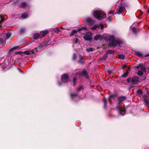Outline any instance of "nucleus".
Returning <instances> with one entry per match:
<instances>
[{
	"instance_id": "obj_1",
	"label": "nucleus",
	"mask_w": 149,
	"mask_h": 149,
	"mask_svg": "<svg viewBox=\"0 0 149 149\" xmlns=\"http://www.w3.org/2000/svg\"><path fill=\"white\" fill-rule=\"evenodd\" d=\"M94 15L99 20H102L106 17V14L102 11L95 10L94 13Z\"/></svg>"
},
{
	"instance_id": "obj_2",
	"label": "nucleus",
	"mask_w": 149,
	"mask_h": 149,
	"mask_svg": "<svg viewBox=\"0 0 149 149\" xmlns=\"http://www.w3.org/2000/svg\"><path fill=\"white\" fill-rule=\"evenodd\" d=\"M110 44L112 47H116V45L122 44V41L120 40H115L114 37L113 36H110L109 38Z\"/></svg>"
},
{
	"instance_id": "obj_3",
	"label": "nucleus",
	"mask_w": 149,
	"mask_h": 149,
	"mask_svg": "<svg viewBox=\"0 0 149 149\" xmlns=\"http://www.w3.org/2000/svg\"><path fill=\"white\" fill-rule=\"evenodd\" d=\"M11 36V34L10 32L6 33L4 36L3 38H0V42L3 45L6 43L5 40L9 39Z\"/></svg>"
},
{
	"instance_id": "obj_4",
	"label": "nucleus",
	"mask_w": 149,
	"mask_h": 149,
	"mask_svg": "<svg viewBox=\"0 0 149 149\" xmlns=\"http://www.w3.org/2000/svg\"><path fill=\"white\" fill-rule=\"evenodd\" d=\"M70 77L66 73L63 74L61 77V80L63 83H66L70 81Z\"/></svg>"
},
{
	"instance_id": "obj_5",
	"label": "nucleus",
	"mask_w": 149,
	"mask_h": 149,
	"mask_svg": "<svg viewBox=\"0 0 149 149\" xmlns=\"http://www.w3.org/2000/svg\"><path fill=\"white\" fill-rule=\"evenodd\" d=\"M78 74L80 77H84L87 79H89V76L88 75V73L87 70L86 69H84L81 72L79 73Z\"/></svg>"
},
{
	"instance_id": "obj_6",
	"label": "nucleus",
	"mask_w": 149,
	"mask_h": 149,
	"mask_svg": "<svg viewBox=\"0 0 149 149\" xmlns=\"http://www.w3.org/2000/svg\"><path fill=\"white\" fill-rule=\"evenodd\" d=\"M107 36V35L104 34L102 35H97L94 37V39L96 40H101L103 39H105Z\"/></svg>"
},
{
	"instance_id": "obj_7",
	"label": "nucleus",
	"mask_w": 149,
	"mask_h": 149,
	"mask_svg": "<svg viewBox=\"0 0 149 149\" xmlns=\"http://www.w3.org/2000/svg\"><path fill=\"white\" fill-rule=\"evenodd\" d=\"M37 48L36 47L35 49H31L30 50H26L24 52H22V54H25L29 55L30 54H32L35 53L37 51Z\"/></svg>"
},
{
	"instance_id": "obj_8",
	"label": "nucleus",
	"mask_w": 149,
	"mask_h": 149,
	"mask_svg": "<svg viewBox=\"0 0 149 149\" xmlns=\"http://www.w3.org/2000/svg\"><path fill=\"white\" fill-rule=\"evenodd\" d=\"M126 99L127 97L125 96H122L119 97L118 98V103L117 104V106H118V107L120 106V105L122 104V102Z\"/></svg>"
},
{
	"instance_id": "obj_9",
	"label": "nucleus",
	"mask_w": 149,
	"mask_h": 149,
	"mask_svg": "<svg viewBox=\"0 0 149 149\" xmlns=\"http://www.w3.org/2000/svg\"><path fill=\"white\" fill-rule=\"evenodd\" d=\"M139 82V77L138 76H133L132 78L131 82L134 84H136Z\"/></svg>"
},
{
	"instance_id": "obj_10",
	"label": "nucleus",
	"mask_w": 149,
	"mask_h": 149,
	"mask_svg": "<svg viewBox=\"0 0 149 149\" xmlns=\"http://www.w3.org/2000/svg\"><path fill=\"white\" fill-rule=\"evenodd\" d=\"M115 10H116V14L120 15L125 10V8L124 6H123L120 7L118 9L115 8Z\"/></svg>"
},
{
	"instance_id": "obj_11",
	"label": "nucleus",
	"mask_w": 149,
	"mask_h": 149,
	"mask_svg": "<svg viewBox=\"0 0 149 149\" xmlns=\"http://www.w3.org/2000/svg\"><path fill=\"white\" fill-rule=\"evenodd\" d=\"M92 33L91 32H88L86 33L85 36H84V38L86 40H88L91 38V36H92Z\"/></svg>"
},
{
	"instance_id": "obj_12",
	"label": "nucleus",
	"mask_w": 149,
	"mask_h": 149,
	"mask_svg": "<svg viewBox=\"0 0 149 149\" xmlns=\"http://www.w3.org/2000/svg\"><path fill=\"white\" fill-rule=\"evenodd\" d=\"M84 22L89 24H92L94 23V22L91 18H87L84 21Z\"/></svg>"
},
{
	"instance_id": "obj_13",
	"label": "nucleus",
	"mask_w": 149,
	"mask_h": 149,
	"mask_svg": "<svg viewBox=\"0 0 149 149\" xmlns=\"http://www.w3.org/2000/svg\"><path fill=\"white\" fill-rule=\"evenodd\" d=\"M133 54L139 57H143V55L141 52L138 51H133Z\"/></svg>"
},
{
	"instance_id": "obj_14",
	"label": "nucleus",
	"mask_w": 149,
	"mask_h": 149,
	"mask_svg": "<svg viewBox=\"0 0 149 149\" xmlns=\"http://www.w3.org/2000/svg\"><path fill=\"white\" fill-rule=\"evenodd\" d=\"M79 59L78 61V62L79 64L83 65L85 63V61L83 57L81 55H79Z\"/></svg>"
},
{
	"instance_id": "obj_15",
	"label": "nucleus",
	"mask_w": 149,
	"mask_h": 149,
	"mask_svg": "<svg viewBox=\"0 0 149 149\" xmlns=\"http://www.w3.org/2000/svg\"><path fill=\"white\" fill-rule=\"evenodd\" d=\"M106 53L108 55L109 54H113L116 53L115 51L109 49L106 51Z\"/></svg>"
},
{
	"instance_id": "obj_16",
	"label": "nucleus",
	"mask_w": 149,
	"mask_h": 149,
	"mask_svg": "<svg viewBox=\"0 0 149 149\" xmlns=\"http://www.w3.org/2000/svg\"><path fill=\"white\" fill-rule=\"evenodd\" d=\"M117 95L118 94L116 93L111 94L109 96L108 99L109 100L111 99H114L116 97Z\"/></svg>"
},
{
	"instance_id": "obj_17",
	"label": "nucleus",
	"mask_w": 149,
	"mask_h": 149,
	"mask_svg": "<svg viewBox=\"0 0 149 149\" xmlns=\"http://www.w3.org/2000/svg\"><path fill=\"white\" fill-rule=\"evenodd\" d=\"M48 33L47 30H45L43 31H42L40 33V36H42V37L45 36Z\"/></svg>"
},
{
	"instance_id": "obj_18",
	"label": "nucleus",
	"mask_w": 149,
	"mask_h": 149,
	"mask_svg": "<svg viewBox=\"0 0 149 149\" xmlns=\"http://www.w3.org/2000/svg\"><path fill=\"white\" fill-rule=\"evenodd\" d=\"M100 26V25L99 24H97L95 25L94 26L92 27L91 29L92 30H94L97 29L99 28Z\"/></svg>"
},
{
	"instance_id": "obj_19",
	"label": "nucleus",
	"mask_w": 149,
	"mask_h": 149,
	"mask_svg": "<svg viewBox=\"0 0 149 149\" xmlns=\"http://www.w3.org/2000/svg\"><path fill=\"white\" fill-rule=\"evenodd\" d=\"M116 108L118 109L119 111V113L120 115H123V114L122 113V112L124 111L123 109H122L120 108V106L118 107V106H117Z\"/></svg>"
},
{
	"instance_id": "obj_20",
	"label": "nucleus",
	"mask_w": 149,
	"mask_h": 149,
	"mask_svg": "<svg viewBox=\"0 0 149 149\" xmlns=\"http://www.w3.org/2000/svg\"><path fill=\"white\" fill-rule=\"evenodd\" d=\"M130 68H129L128 70L126 71V72L125 73H124L122 75V76L123 77H126L128 74V71L130 69Z\"/></svg>"
},
{
	"instance_id": "obj_21",
	"label": "nucleus",
	"mask_w": 149,
	"mask_h": 149,
	"mask_svg": "<svg viewBox=\"0 0 149 149\" xmlns=\"http://www.w3.org/2000/svg\"><path fill=\"white\" fill-rule=\"evenodd\" d=\"M26 4L24 2L22 3L20 5V7L21 8H24L27 6Z\"/></svg>"
},
{
	"instance_id": "obj_22",
	"label": "nucleus",
	"mask_w": 149,
	"mask_h": 149,
	"mask_svg": "<svg viewBox=\"0 0 149 149\" xmlns=\"http://www.w3.org/2000/svg\"><path fill=\"white\" fill-rule=\"evenodd\" d=\"M77 78L76 77H74L73 78V85L74 86H76L77 83Z\"/></svg>"
},
{
	"instance_id": "obj_23",
	"label": "nucleus",
	"mask_w": 149,
	"mask_h": 149,
	"mask_svg": "<svg viewBox=\"0 0 149 149\" xmlns=\"http://www.w3.org/2000/svg\"><path fill=\"white\" fill-rule=\"evenodd\" d=\"M118 57L119 59L122 60L124 59L125 58V56L123 54H119Z\"/></svg>"
},
{
	"instance_id": "obj_24",
	"label": "nucleus",
	"mask_w": 149,
	"mask_h": 149,
	"mask_svg": "<svg viewBox=\"0 0 149 149\" xmlns=\"http://www.w3.org/2000/svg\"><path fill=\"white\" fill-rule=\"evenodd\" d=\"M140 69L142 71H143L144 72H145L146 71V68L143 65V66L141 65V67L140 68Z\"/></svg>"
},
{
	"instance_id": "obj_25",
	"label": "nucleus",
	"mask_w": 149,
	"mask_h": 149,
	"mask_svg": "<svg viewBox=\"0 0 149 149\" xmlns=\"http://www.w3.org/2000/svg\"><path fill=\"white\" fill-rule=\"evenodd\" d=\"M28 16V14L26 13H25L22 14L21 17L22 18L25 19Z\"/></svg>"
},
{
	"instance_id": "obj_26",
	"label": "nucleus",
	"mask_w": 149,
	"mask_h": 149,
	"mask_svg": "<svg viewBox=\"0 0 149 149\" xmlns=\"http://www.w3.org/2000/svg\"><path fill=\"white\" fill-rule=\"evenodd\" d=\"M103 101L104 103V107L105 108L107 104V101L105 98H104L103 99Z\"/></svg>"
},
{
	"instance_id": "obj_27",
	"label": "nucleus",
	"mask_w": 149,
	"mask_h": 149,
	"mask_svg": "<svg viewBox=\"0 0 149 149\" xmlns=\"http://www.w3.org/2000/svg\"><path fill=\"white\" fill-rule=\"evenodd\" d=\"M94 49L93 48L89 47L88 48H87L86 49V51L88 52H90L93 51L94 50Z\"/></svg>"
},
{
	"instance_id": "obj_28",
	"label": "nucleus",
	"mask_w": 149,
	"mask_h": 149,
	"mask_svg": "<svg viewBox=\"0 0 149 149\" xmlns=\"http://www.w3.org/2000/svg\"><path fill=\"white\" fill-rule=\"evenodd\" d=\"M108 55L106 53V54H104V55L103 56L102 58H101L102 60H105L108 57Z\"/></svg>"
},
{
	"instance_id": "obj_29",
	"label": "nucleus",
	"mask_w": 149,
	"mask_h": 149,
	"mask_svg": "<svg viewBox=\"0 0 149 149\" xmlns=\"http://www.w3.org/2000/svg\"><path fill=\"white\" fill-rule=\"evenodd\" d=\"M40 35V34H39L38 33H35L33 35V38L35 39H37L39 37Z\"/></svg>"
},
{
	"instance_id": "obj_30",
	"label": "nucleus",
	"mask_w": 149,
	"mask_h": 149,
	"mask_svg": "<svg viewBox=\"0 0 149 149\" xmlns=\"http://www.w3.org/2000/svg\"><path fill=\"white\" fill-rule=\"evenodd\" d=\"M77 58V55L76 53H74L72 56V60L74 61H75Z\"/></svg>"
},
{
	"instance_id": "obj_31",
	"label": "nucleus",
	"mask_w": 149,
	"mask_h": 149,
	"mask_svg": "<svg viewBox=\"0 0 149 149\" xmlns=\"http://www.w3.org/2000/svg\"><path fill=\"white\" fill-rule=\"evenodd\" d=\"M137 94L138 95H142L143 94V92L141 89L138 90L137 91Z\"/></svg>"
},
{
	"instance_id": "obj_32",
	"label": "nucleus",
	"mask_w": 149,
	"mask_h": 149,
	"mask_svg": "<svg viewBox=\"0 0 149 149\" xmlns=\"http://www.w3.org/2000/svg\"><path fill=\"white\" fill-rule=\"evenodd\" d=\"M70 95L71 98L72 99L74 97H76L78 95V93H75L73 94L71 93L70 94Z\"/></svg>"
},
{
	"instance_id": "obj_33",
	"label": "nucleus",
	"mask_w": 149,
	"mask_h": 149,
	"mask_svg": "<svg viewBox=\"0 0 149 149\" xmlns=\"http://www.w3.org/2000/svg\"><path fill=\"white\" fill-rule=\"evenodd\" d=\"M77 32V31L75 30H73L70 34V36H73L74 34H76Z\"/></svg>"
},
{
	"instance_id": "obj_34",
	"label": "nucleus",
	"mask_w": 149,
	"mask_h": 149,
	"mask_svg": "<svg viewBox=\"0 0 149 149\" xmlns=\"http://www.w3.org/2000/svg\"><path fill=\"white\" fill-rule=\"evenodd\" d=\"M4 20L3 18L1 16H0V27H1V23Z\"/></svg>"
},
{
	"instance_id": "obj_35",
	"label": "nucleus",
	"mask_w": 149,
	"mask_h": 149,
	"mask_svg": "<svg viewBox=\"0 0 149 149\" xmlns=\"http://www.w3.org/2000/svg\"><path fill=\"white\" fill-rule=\"evenodd\" d=\"M79 42L80 41L79 39L78 38H76L74 40V43L75 44H79Z\"/></svg>"
},
{
	"instance_id": "obj_36",
	"label": "nucleus",
	"mask_w": 149,
	"mask_h": 149,
	"mask_svg": "<svg viewBox=\"0 0 149 149\" xmlns=\"http://www.w3.org/2000/svg\"><path fill=\"white\" fill-rule=\"evenodd\" d=\"M14 54H20L21 55H22V52L19 51V52H14Z\"/></svg>"
},
{
	"instance_id": "obj_37",
	"label": "nucleus",
	"mask_w": 149,
	"mask_h": 149,
	"mask_svg": "<svg viewBox=\"0 0 149 149\" xmlns=\"http://www.w3.org/2000/svg\"><path fill=\"white\" fill-rule=\"evenodd\" d=\"M19 48V47H13V48L10 49L9 52H10L12 51L13 52L15 49H16Z\"/></svg>"
},
{
	"instance_id": "obj_38",
	"label": "nucleus",
	"mask_w": 149,
	"mask_h": 149,
	"mask_svg": "<svg viewBox=\"0 0 149 149\" xmlns=\"http://www.w3.org/2000/svg\"><path fill=\"white\" fill-rule=\"evenodd\" d=\"M137 74L140 76H142L143 75V73L142 71L140 70H139L137 72Z\"/></svg>"
},
{
	"instance_id": "obj_39",
	"label": "nucleus",
	"mask_w": 149,
	"mask_h": 149,
	"mask_svg": "<svg viewBox=\"0 0 149 149\" xmlns=\"http://www.w3.org/2000/svg\"><path fill=\"white\" fill-rule=\"evenodd\" d=\"M144 101L145 103H146V104L147 105V106L148 107H149V102H148V100H147V99H144Z\"/></svg>"
},
{
	"instance_id": "obj_40",
	"label": "nucleus",
	"mask_w": 149,
	"mask_h": 149,
	"mask_svg": "<svg viewBox=\"0 0 149 149\" xmlns=\"http://www.w3.org/2000/svg\"><path fill=\"white\" fill-rule=\"evenodd\" d=\"M25 30L26 29L25 28H22L20 30V33H23L25 32Z\"/></svg>"
},
{
	"instance_id": "obj_41",
	"label": "nucleus",
	"mask_w": 149,
	"mask_h": 149,
	"mask_svg": "<svg viewBox=\"0 0 149 149\" xmlns=\"http://www.w3.org/2000/svg\"><path fill=\"white\" fill-rule=\"evenodd\" d=\"M142 65L141 63H140L139 65L136 66L135 67V68L137 69H139V68H140L141 66Z\"/></svg>"
},
{
	"instance_id": "obj_42",
	"label": "nucleus",
	"mask_w": 149,
	"mask_h": 149,
	"mask_svg": "<svg viewBox=\"0 0 149 149\" xmlns=\"http://www.w3.org/2000/svg\"><path fill=\"white\" fill-rule=\"evenodd\" d=\"M132 30L134 33L136 34V29L135 27H134L132 28Z\"/></svg>"
},
{
	"instance_id": "obj_43",
	"label": "nucleus",
	"mask_w": 149,
	"mask_h": 149,
	"mask_svg": "<svg viewBox=\"0 0 149 149\" xmlns=\"http://www.w3.org/2000/svg\"><path fill=\"white\" fill-rule=\"evenodd\" d=\"M83 89L84 88H83V87L82 86H80L79 87H78L77 89V91L79 92V91L81 89Z\"/></svg>"
},
{
	"instance_id": "obj_44",
	"label": "nucleus",
	"mask_w": 149,
	"mask_h": 149,
	"mask_svg": "<svg viewBox=\"0 0 149 149\" xmlns=\"http://www.w3.org/2000/svg\"><path fill=\"white\" fill-rule=\"evenodd\" d=\"M131 79L132 78H131V77H129L128 78L127 80H126V81L127 82V83H130V82H131Z\"/></svg>"
},
{
	"instance_id": "obj_45",
	"label": "nucleus",
	"mask_w": 149,
	"mask_h": 149,
	"mask_svg": "<svg viewBox=\"0 0 149 149\" xmlns=\"http://www.w3.org/2000/svg\"><path fill=\"white\" fill-rule=\"evenodd\" d=\"M48 42V41H47V43H46L45 44V43L44 44V45H40L38 47H44V46H48L49 45H50V44H47V42Z\"/></svg>"
},
{
	"instance_id": "obj_46",
	"label": "nucleus",
	"mask_w": 149,
	"mask_h": 149,
	"mask_svg": "<svg viewBox=\"0 0 149 149\" xmlns=\"http://www.w3.org/2000/svg\"><path fill=\"white\" fill-rule=\"evenodd\" d=\"M127 67V65L126 64L124 65L122 67V69H124Z\"/></svg>"
},
{
	"instance_id": "obj_47",
	"label": "nucleus",
	"mask_w": 149,
	"mask_h": 149,
	"mask_svg": "<svg viewBox=\"0 0 149 149\" xmlns=\"http://www.w3.org/2000/svg\"><path fill=\"white\" fill-rule=\"evenodd\" d=\"M112 19V17L111 16L109 17L108 18L109 21H110Z\"/></svg>"
},
{
	"instance_id": "obj_48",
	"label": "nucleus",
	"mask_w": 149,
	"mask_h": 149,
	"mask_svg": "<svg viewBox=\"0 0 149 149\" xmlns=\"http://www.w3.org/2000/svg\"><path fill=\"white\" fill-rule=\"evenodd\" d=\"M100 26L102 29H104V25L102 24H100Z\"/></svg>"
},
{
	"instance_id": "obj_49",
	"label": "nucleus",
	"mask_w": 149,
	"mask_h": 149,
	"mask_svg": "<svg viewBox=\"0 0 149 149\" xmlns=\"http://www.w3.org/2000/svg\"><path fill=\"white\" fill-rule=\"evenodd\" d=\"M114 13V10L113 11H110L109 12V13L110 14H113Z\"/></svg>"
},
{
	"instance_id": "obj_50",
	"label": "nucleus",
	"mask_w": 149,
	"mask_h": 149,
	"mask_svg": "<svg viewBox=\"0 0 149 149\" xmlns=\"http://www.w3.org/2000/svg\"><path fill=\"white\" fill-rule=\"evenodd\" d=\"M18 70H19V71L21 72V73H24V72H23L22 70L20 69L19 68H18Z\"/></svg>"
},
{
	"instance_id": "obj_51",
	"label": "nucleus",
	"mask_w": 149,
	"mask_h": 149,
	"mask_svg": "<svg viewBox=\"0 0 149 149\" xmlns=\"http://www.w3.org/2000/svg\"><path fill=\"white\" fill-rule=\"evenodd\" d=\"M58 85L59 86H61V85H62V84L60 82H58Z\"/></svg>"
},
{
	"instance_id": "obj_52",
	"label": "nucleus",
	"mask_w": 149,
	"mask_h": 149,
	"mask_svg": "<svg viewBox=\"0 0 149 149\" xmlns=\"http://www.w3.org/2000/svg\"><path fill=\"white\" fill-rule=\"evenodd\" d=\"M82 30V28H80L77 31V32H78V31H81Z\"/></svg>"
},
{
	"instance_id": "obj_53",
	"label": "nucleus",
	"mask_w": 149,
	"mask_h": 149,
	"mask_svg": "<svg viewBox=\"0 0 149 149\" xmlns=\"http://www.w3.org/2000/svg\"><path fill=\"white\" fill-rule=\"evenodd\" d=\"M147 97H148V96L146 95H145L143 97V98H144V99H146L147 98Z\"/></svg>"
},
{
	"instance_id": "obj_54",
	"label": "nucleus",
	"mask_w": 149,
	"mask_h": 149,
	"mask_svg": "<svg viewBox=\"0 0 149 149\" xmlns=\"http://www.w3.org/2000/svg\"><path fill=\"white\" fill-rule=\"evenodd\" d=\"M82 29H84V30H86V27L85 26V27H82Z\"/></svg>"
},
{
	"instance_id": "obj_55",
	"label": "nucleus",
	"mask_w": 149,
	"mask_h": 149,
	"mask_svg": "<svg viewBox=\"0 0 149 149\" xmlns=\"http://www.w3.org/2000/svg\"><path fill=\"white\" fill-rule=\"evenodd\" d=\"M149 56V54H148L146 55L145 56V57H148V56Z\"/></svg>"
},
{
	"instance_id": "obj_56",
	"label": "nucleus",
	"mask_w": 149,
	"mask_h": 149,
	"mask_svg": "<svg viewBox=\"0 0 149 149\" xmlns=\"http://www.w3.org/2000/svg\"><path fill=\"white\" fill-rule=\"evenodd\" d=\"M108 73L109 74H110L111 73V71H108Z\"/></svg>"
},
{
	"instance_id": "obj_57",
	"label": "nucleus",
	"mask_w": 149,
	"mask_h": 149,
	"mask_svg": "<svg viewBox=\"0 0 149 149\" xmlns=\"http://www.w3.org/2000/svg\"><path fill=\"white\" fill-rule=\"evenodd\" d=\"M147 94L149 96V91H147Z\"/></svg>"
},
{
	"instance_id": "obj_58",
	"label": "nucleus",
	"mask_w": 149,
	"mask_h": 149,
	"mask_svg": "<svg viewBox=\"0 0 149 149\" xmlns=\"http://www.w3.org/2000/svg\"><path fill=\"white\" fill-rule=\"evenodd\" d=\"M17 3V1H15V2H13V3H14V4H15Z\"/></svg>"
},
{
	"instance_id": "obj_59",
	"label": "nucleus",
	"mask_w": 149,
	"mask_h": 149,
	"mask_svg": "<svg viewBox=\"0 0 149 149\" xmlns=\"http://www.w3.org/2000/svg\"><path fill=\"white\" fill-rule=\"evenodd\" d=\"M147 12L148 13H149V8Z\"/></svg>"
},
{
	"instance_id": "obj_60",
	"label": "nucleus",
	"mask_w": 149,
	"mask_h": 149,
	"mask_svg": "<svg viewBox=\"0 0 149 149\" xmlns=\"http://www.w3.org/2000/svg\"><path fill=\"white\" fill-rule=\"evenodd\" d=\"M147 69L148 70H149V66L147 67Z\"/></svg>"
},
{
	"instance_id": "obj_61",
	"label": "nucleus",
	"mask_w": 149,
	"mask_h": 149,
	"mask_svg": "<svg viewBox=\"0 0 149 149\" xmlns=\"http://www.w3.org/2000/svg\"><path fill=\"white\" fill-rule=\"evenodd\" d=\"M99 47H97V49H99Z\"/></svg>"
},
{
	"instance_id": "obj_62",
	"label": "nucleus",
	"mask_w": 149,
	"mask_h": 149,
	"mask_svg": "<svg viewBox=\"0 0 149 149\" xmlns=\"http://www.w3.org/2000/svg\"><path fill=\"white\" fill-rule=\"evenodd\" d=\"M34 42H31V44L33 43H34Z\"/></svg>"
},
{
	"instance_id": "obj_63",
	"label": "nucleus",
	"mask_w": 149,
	"mask_h": 149,
	"mask_svg": "<svg viewBox=\"0 0 149 149\" xmlns=\"http://www.w3.org/2000/svg\"><path fill=\"white\" fill-rule=\"evenodd\" d=\"M104 47V45H103V47Z\"/></svg>"
},
{
	"instance_id": "obj_64",
	"label": "nucleus",
	"mask_w": 149,
	"mask_h": 149,
	"mask_svg": "<svg viewBox=\"0 0 149 149\" xmlns=\"http://www.w3.org/2000/svg\"><path fill=\"white\" fill-rule=\"evenodd\" d=\"M31 44H29V45H31Z\"/></svg>"
}]
</instances>
